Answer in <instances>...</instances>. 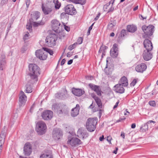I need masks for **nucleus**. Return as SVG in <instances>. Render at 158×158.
Wrapping results in <instances>:
<instances>
[{
  "label": "nucleus",
  "mask_w": 158,
  "mask_h": 158,
  "mask_svg": "<svg viewBox=\"0 0 158 158\" xmlns=\"http://www.w3.org/2000/svg\"><path fill=\"white\" fill-rule=\"evenodd\" d=\"M29 75L31 82L35 83L38 81V77L40 75V68L35 64H30L29 65Z\"/></svg>",
  "instance_id": "obj_1"
},
{
  "label": "nucleus",
  "mask_w": 158,
  "mask_h": 158,
  "mask_svg": "<svg viewBox=\"0 0 158 158\" xmlns=\"http://www.w3.org/2000/svg\"><path fill=\"white\" fill-rule=\"evenodd\" d=\"M98 122L97 118H88L86 123V127L87 130L91 132L94 131L96 129V126Z\"/></svg>",
  "instance_id": "obj_2"
},
{
  "label": "nucleus",
  "mask_w": 158,
  "mask_h": 158,
  "mask_svg": "<svg viewBox=\"0 0 158 158\" xmlns=\"http://www.w3.org/2000/svg\"><path fill=\"white\" fill-rule=\"evenodd\" d=\"M57 39V36L55 34H50L46 38V45L48 47H52L55 45Z\"/></svg>",
  "instance_id": "obj_3"
},
{
  "label": "nucleus",
  "mask_w": 158,
  "mask_h": 158,
  "mask_svg": "<svg viewBox=\"0 0 158 158\" xmlns=\"http://www.w3.org/2000/svg\"><path fill=\"white\" fill-rule=\"evenodd\" d=\"M154 28L155 27L152 25H149L148 26L145 25L143 26L142 29L145 34L143 35V37L145 38L152 36L154 32Z\"/></svg>",
  "instance_id": "obj_4"
},
{
  "label": "nucleus",
  "mask_w": 158,
  "mask_h": 158,
  "mask_svg": "<svg viewBox=\"0 0 158 158\" xmlns=\"http://www.w3.org/2000/svg\"><path fill=\"white\" fill-rule=\"evenodd\" d=\"M46 126L45 123L43 121L38 122L36 126V130L38 135H43L45 132Z\"/></svg>",
  "instance_id": "obj_5"
},
{
  "label": "nucleus",
  "mask_w": 158,
  "mask_h": 158,
  "mask_svg": "<svg viewBox=\"0 0 158 158\" xmlns=\"http://www.w3.org/2000/svg\"><path fill=\"white\" fill-rule=\"evenodd\" d=\"M53 116V112L50 110H45L41 114L42 118L45 120H48L51 119Z\"/></svg>",
  "instance_id": "obj_6"
},
{
  "label": "nucleus",
  "mask_w": 158,
  "mask_h": 158,
  "mask_svg": "<svg viewBox=\"0 0 158 158\" xmlns=\"http://www.w3.org/2000/svg\"><path fill=\"white\" fill-rule=\"evenodd\" d=\"M63 135V133L60 129L55 128L54 129L52 132V136L55 140H59Z\"/></svg>",
  "instance_id": "obj_7"
},
{
  "label": "nucleus",
  "mask_w": 158,
  "mask_h": 158,
  "mask_svg": "<svg viewBox=\"0 0 158 158\" xmlns=\"http://www.w3.org/2000/svg\"><path fill=\"white\" fill-rule=\"evenodd\" d=\"M65 11L69 15H73L75 14L77 11L73 5L69 4L65 7Z\"/></svg>",
  "instance_id": "obj_8"
},
{
  "label": "nucleus",
  "mask_w": 158,
  "mask_h": 158,
  "mask_svg": "<svg viewBox=\"0 0 158 158\" xmlns=\"http://www.w3.org/2000/svg\"><path fill=\"white\" fill-rule=\"evenodd\" d=\"M32 148L31 144L29 143H26L23 148V153L26 156H29L31 153Z\"/></svg>",
  "instance_id": "obj_9"
},
{
  "label": "nucleus",
  "mask_w": 158,
  "mask_h": 158,
  "mask_svg": "<svg viewBox=\"0 0 158 158\" xmlns=\"http://www.w3.org/2000/svg\"><path fill=\"white\" fill-rule=\"evenodd\" d=\"M81 143L80 139L77 138H72L67 141V143L72 147H75L77 145L80 144Z\"/></svg>",
  "instance_id": "obj_10"
},
{
  "label": "nucleus",
  "mask_w": 158,
  "mask_h": 158,
  "mask_svg": "<svg viewBox=\"0 0 158 158\" xmlns=\"http://www.w3.org/2000/svg\"><path fill=\"white\" fill-rule=\"evenodd\" d=\"M27 101V96L24 92L21 91L19 94V106H23Z\"/></svg>",
  "instance_id": "obj_11"
},
{
  "label": "nucleus",
  "mask_w": 158,
  "mask_h": 158,
  "mask_svg": "<svg viewBox=\"0 0 158 158\" xmlns=\"http://www.w3.org/2000/svg\"><path fill=\"white\" fill-rule=\"evenodd\" d=\"M36 57L40 60H44L46 59L47 56L46 53H44L41 50L36 51L35 52Z\"/></svg>",
  "instance_id": "obj_12"
},
{
  "label": "nucleus",
  "mask_w": 158,
  "mask_h": 158,
  "mask_svg": "<svg viewBox=\"0 0 158 158\" xmlns=\"http://www.w3.org/2000/svg\"><path fill=\"white\" fill-rule=\"evenodd\" d=\"M51 23L52 29L56 32H60V31L59 29L60 24L59 21L56 20H52Z\"/></svg>",
  "instance_id": "obj_13"
},
{
  "label": "nucleus",
  "mask_w": 158,
  "mask_h": 158,
  "mask_svg": "<svg viewBox=\"0 0 158 158\" xmlns=\"http://www.w3.org/2000/svg\"><path fill=\"white\" fill-rule=\"evenodd\" d=\"M118 45L114 44L110 51V56L113 58H116L118 56Z\"/></svg>",
  "instance_id": "obj_14"
},
{
  "label": "nucleus",
  "mask_w": 158,
  "mask_h": 158,
  "mask_svg": "<svg viewBox=\"0 0 158 158\" xmlns=\"http://www.w3.org/2000/svg\"><path fill=\"white\" fill-rule=\"evenodd\" d=\"M88 86L92 90L94 91L98 96L101 95V89L99 86L95 85L92 83L89 84Z\"/></svg>",
  "instance_id": "obj_15"
},
{
  "label": "nucleus",
  "mask_w": 158,
  "mask_h": 158,
  "mask_svg": "<svg viewBox=\"0 0 158 158\" xmlns=\"http://www.w3.org/2000/svg\"><path fill=\"white\" fill-rule=\"evenodd\" d=\"M6 66V61L5 54L3 53L1 55L0 58V70H3L5 69Z\"/></svg>",
  "instance_id": "obj_16"
},
{
  "label": "nucleus",
  "mask_w": 158,
  "mask_h": 158,
  "mask_svg": "<svg viewBox=\"0 0 158 158\" xmlns=\"http://www.w3.org/2000/svg\"><path fill=\"white\" fill-rule=\"evenodd\" d=\"M144 47L146 50L152 51L153 47L151 41L148 39H146L143 42Z\"/></svg>",
  "instance_id": "obj_17"
},
{
  "label": "nucleus",
  "mask_w": 158,
  "mask_h": 158,
  "mask_svg": "<svg viewBox=\"0 0 158 158\" xmlns=\"http://www.w3.org/2000/svg\"><path fill=\"white\" fill-rule=\"evenodd\" d=\"M32 24L34 27H37L40 25H43L44 24V23L41 22L37 23L34 22H31L30 23H28L26 25V28L29 30L30 32L32 31Z\"/></svg>",
  "instance_id": "obj_18"
},
{
  "label": "nucleus",
  "mask_w": 158,
  "mask_h": 158,
  "mask_svg": "<svg viewBox=\"0 0 158 158\" xmlns=\"http://www.w3.org/2000/svg\"><path fill=\"white\" fill-rule=\"evenodd\" d=\"M151 51L145 50L143 54L144 60L148 61L152 57V54L151 52Z\"/></svg>",
  "instance_id": "obj_19"
},
{
  "label": "nucleus",
  "mask_w": 158,
  "mask_h": 158,
  "mask_svg": "<svg viewBox=\"0 0 158 158\" xmlns=\"http://www.w3.org/2000/svg\"><path fill=\"white\" fill-rule=\"evenodd\" d=\"M146 64L143 63H141L136 66L135 69L137 72L143 73L146 69Z\"/></svg>",
  "instance_id": "obj_20"
},
{
  "label": "nucleus",
  "mask_w": 158,
  "mask_h": 158,
  "mask_svg": "<svg viewBox=\"0 0 158 158\" xmlns=\"http://www.w3.org/2000/svg\"><path fill=\"white\" fill-rule=\"evenodd\" d=\"M73 94L75 95L80 97L84 94L85 91L80 89L73 88L72 90Z\"/></svg>",
  "instance_id": "obj_21"
},
{
  "label": "nucleus",
  "mask_w": 158,
  "mask_h": 158,
  "mask_svg": "<svg viewBox=\"0 0 158 158\" xmlns=\"http://www.w3.org/2000/svg\"><path fill=\"white\" fill-rule=\"evenodd\" d=\"M123 86H124L120 84L116 85L114 86V91L117 93L122 94L124 93L125 91V89Z\"/></svg>",
  "instance_id": "obj_22"
},
{
  "label": "nucleus",
  "mask_w": 158,
  "mask_h": 158,
  "mask_svg": "<svg viewBox=\"0 0 158 158\" xmlns=\"http://www.w3.org/2000/svg\"><path fill=\"white\" fill-rule=\"evenodd\" d=\"M80 110V106L78 104H77L76 106L72 109L71 111V115L73 117L77 116L79 113Z\"/></svg>",
  "instance_id": "obj_23"
},
{
  "label": "nucleus",
  "mask_w": 158,
  "mask_h": 158,
  "mask_svg": "<svg viewBox=\"0 0 158 158\" xmlns=\"http://www.w3.org/2000/svg\"><path fill=\"white\" fill-rule=\"evenodd\" d=\"M77 136L79 138H82L83 139L87 137L89 135L86 131H83L79 129L77 132Z\"/></svg>",
  "instance_id": "obj_24"
},
{
  "label": "nucleus",
  "mask_w": 158,
  "mask_h": 158,
  "mask_svg": "<svg viewBox=\"0 0 158 158\" xmlns=\"http://www.w3.org/2000/svg\"><path fill=\"white\" fill-rule=\"evenodd\" d=\"M40 13L38 11H35L33 14L31 15V19H30V22H34L37 20L40 17Z\"/></svg>",
  "instance_id": "obj_25"
},
{
  "label": "nucleus",
  "mask_w": 158,
  "mask_h": 158,
  "mask_svg": "<svg viewBox=\"0 0 158 158\" xmlns=\"http://www.w3.org/2000/svg\"><path fill=\"white\" fill-rule=\"evenodd\" d=\"M127 29L128 32L132 33L135 32L137 30L136 26L133 24L127 25Z\"/></svg>",
  "instance_id": "obj_26"
},
{
  "label": "nucleus",
  "mask_w": 158,
  "mask_h": 158,
  "mask_svg": "<svg viewBox=\"0 0 158 158\" xmlns=\"http://www.w3.org/2000/svg\"><path fill=\"white\" fill-rule=\"evenodd\" d=\"M67 95V92L65 91L64 93L61 92L58 93L56 94V98L60 99H64L66 97Z\"/></svg>",
  "instance_id": "obj_27"
},
{
  "label": "nucleus",
  "mask_w": 158,
  "mask_h": 158,
  "mask_svg": "<svg viewBox=\"0 0 158 158\" xmlns=\"http://www.w3.org/2000/svg\"><path fill=\"white\" fill-rule=\"evenodd\" d=\"M119 82L124 86H127L128 85L127 79L125 76H123L121 78Z\"/></svg>",
  "instance_id": "obj_28"
},
{
  "label": "nucleus",
  "mask_w": 158,
  "mask_h": 158,
  "mask_svg": "<svg viewBox=\"0 0 158 158\" xmlns=\"http://www.w3.org/2000/svg\"><path fill=\"white\" fill-rule=\"evenodd\" d=\"M52 7H51L50 8L48 7H44L43 6V5H42V7L43 11L44 14L45 15L48 14L52 11Z\"/></svg>",
  "instance_id": "obj_29"
},
{
  "label": "nucleus",
  "mask_w": 158,
  "mask_h": 158,
  "mask_svg": "<svg viewBox=\"0 0 158 158\" xmlns=\"http://www.w3.org/2000/svg\"><path fill=\"white\" fill-rule=\"evenodd\" d=\"M116 21L115 20H112L109 22L107 26V29L109 30H111L116 25Z\"/></svg>",
  "instance_id": "obj_30"
},
{
  "label": "nucleus",
  "mask_w": 158,
  "mask_h": 158,
  "mask_svg": "<svg viewBox=\"0 0 158 158\" xmlns=\"http://www.w3.org/2000/svg\"><path fill=\"white\" fill-rule=\"evenodd\" d=\"M54 6L56 10H58L61 6V3L58 0H56L53 4H51V7H53Z\"/></svg>",
  "instance_id": "obj_31"
},
{
  "label": "nucleus",
  "mask_w": 158,
  "mask_h": 158,
  "mask_svg": "<svg viewBox=\"0 0 158 158\" xmlns=\"http://www.w3.org/2000/svg\"><path fill=\"white\" fill-rule=\"evenodd\" d=\"M32 85L28 83L26 85L25 92L27 93H31L32 91Z\"/></svg>",
  "instance_id": "obj_32"
},
{
  "label": "nucleus",
  "mask_w": 158,
  "mask_h": 158,
  "mask_svg": "<svg viewBox=\"0 0 158 158\" xmlns=\"http://www.w3.org/2000/svg\"><path fill=\"white\" fill-rule=\"evenodd\" d=\"M148 122L142 126L140 128V131L142 132H144L148 129Z\"/></svg>",
  "instance_id": "obj_33"
},
{
  "label": "nucleus",
  "mask_w": 158,
  "mask_h": 158,
  "mask_svg": "<svg viewBox=\"0 0 158 158\" xmlns=\"http://www.w3.org/2000/svg\"><path fill=\"white\" fill-rule=\"evenodd\" d=\"M128 33V31L124 29H123L121 31L120 34L119 35L118 38L121 37V38L124 37L126 35H127Z\"/></svg>",
  "instance_id": "obj_34"
},
{
  "label": "nucleus",
  "mask_w": 158,
  "mask_h": 158,
  "mask_svg": "<svg viewBox=\"0 0 158 158\" xmlns=\"http://www.w3.org/2000/svg\"><path fill=\"white\" fill-rule=\"evenodd\" d=\"M95 101L99 108H102V103L100 99L99 98H98L95 99Z\"/></svg>",
  "instance_id": "obj_35"
},
{
  "label": "nucleus",
  "mask_w": 158,
  "mask_h": 158,
  "mask_svg": "<svg viewBox=\"0 0 158 158\" xmlns=\"http://www.w3.org/2000/svg\"><path fill=\"white\" fill-rule=\"evenodd\" d=\"M40 158H53V157L51 153L49 154H43L41 155Z\"/></svg>",
  "instance_id": "obj_36"
},
{
  "label": "nucleus",
  "mask_w": 158,
  "mask_h": 158,
  "mask_svg": "<svg viewBox=\"0 0 158 158\" xmlns=\"http://www.w3.org/2000/svg\"><path fill=\"white\" fill-rule=\"evenodd\" d=\"M43 49L44 50V51H46V53H47V52L48 53L50 54V55H52L53 52L52 50L48 48L45 47H43Z\"/></svg>",
  "instance_id": "obj_37"
},
{
  "label": "nucleus",
  "mask_w": 158,
  "mask_h": 158,
  "mask_svg": "<svg viewBox=\"0 0 158 158\" xmlns=\"http://www.w3.org/2000/svg\"><path fill=\"white\" fill-rule=\"evenodd\" d=\"M114 0H111L109 2L107 3L104 6V8H105L106 9H107V7L110 5L111 3L112 5H113V3L114 2Z\"/></svg>",
  "instance_id": "obj_38"
},
{
  "label": "nucleus",
  "mask_w": 158,
  "mask_h": 158,
  "mask_svg": "<svg viewBox=\"0 0 158 158\" xmlns=\"http://www.w3.org/2000/svg\"><path fill=\"white\" fill-rule=\"evenodd\" d=\"M77 44V43H74V44H73L71 45L68 47V49L70 51H71L72 50H73V49H74L76 47V46Z\"/></svg>",
  "instance_id": "obj_39"
},
{
  "label": "nucleus",
  "mask_w": 158,
  "mask_h": 158,
  "mask_svg": "<svg viewBox=\"0 0 158 158\" xmlns=\"http://www.w3.org/2000/svg\"><path fill=\"white\" fill-rule=\"evenodd\" d=\"M107 48L108 47L106 46H101L98 52H100L102 51H105Z\"/></svg>",
  "instance_id": "obj_40"
},
{
  "label": "nucleus",
  "mask_w": 158,
  "mask_h": 158,
  "mask_svg": "<svg viewBox=\"0 0 158 158\" xmlns=\"http://www.w3.org/2000/svg\"><path fill=\"white\" fill-rule=\"evenodd\" d=\"M137 83V80L136 79H134L131 83L130 85L131 86H134Z\"/></svg>",
  "instance_id": "obj_41"
},
{
  "label": "nucleus",
  "mask_w": 158,
  "mask_h": 158,
  "mask_svg": "<svg viewBox=\"0 0 158 158\" xmlns=\"http://www.w3.org/2000/svg\"><path fill=\"white\" fill-rule=\"evenodd\" d=\"M149 104L151 106H156V103L154 101H151L149 102Z\"/></svg>",
  "instance_id": "obj_42"
},
{
  "label": "nucleus",
  "mask_w": 158,
  "mask_h": 158,
  "mask_svg": "<svg viewBox=\"0 0 158 158\" xmlns=\"http://www.w3.org/2000/svg\"><path fill=\"white\" fill-rule=\"evenodd\" d=\"M83 39L81 37H79L77 40V42L78 44H81L82 42Z\"/></svg>",
  "instance_id": "obj_43"
},
{
  "label": "nucleus",
  "mask_w": 158,
  "mask_h": 158,
  "mask_svg": "<svg viewBox=\"0 0 158 158\" xmlns=\"http://www.w3.org/2000/svg\"><path fill=\"white\" fill-rule=\"evenodd\" d=\"M27 50V47L26 46H23L22 48L21 52L22 53H24L25 52V51H26Z\"/></svg>",
  "instance_id": "obj_44"
},
{
  "label": "nucleus",
  "mask_w": 158,
  "mask_h": 158,
  "mask_svg": "<svg viewBox=\"0 0 158 158\" xmlns=\"http://www.w3.org/2000/svg\"><path fill=\"white\" fill-rule=\"evenodd\" d=\"M29 34V33L28 32H27V34H25L23 37V40H26L28 38V35Z\"/></svg>",
  "instance_id": "obj_45"
},
{
  "label": "nucleus",
  "mask_w": 158,
  "mask_h": 158,
  "mask_svg": "<svg viewBox=\"0 0 158 158\" xmlns=\"http://www.w3.org/2000/svg\"><path fill=\"white\" fill-rule=\"evenodd\" d=\"M86 2V0H79V3L81 5H83L85 4Z\"/></svg>",
  "instance_id": "obj_46"
},
{
  "label": "nucleus",
  "mask_w": 158,
  "mask_h": 158,
  "mask_svg": "<svg viewBox=\"0 0 158 158\" xmlns=\"http://www.w3.org/2000/svg\"><path fill=\"white\" fill-rule=\"evenodd\" d=\"M48 3L49 4V5L51 6V4H53L55 2V0H48Z\"/></svg>",
  "instance_id": "obj_47"
},
{
  "label": "nucleus",
  "mask_w": 158,
  "mask_h": 158,
  "mask_svg": "<svg viewBox=\"0 0 158 158\" xmlns=\"http://www.w3.org/2000/svg\"><path fill=\"white\" fill-rule=\"evenodd\" d=\"M64 29L66 31H69L70 30V28L69 27L66 26L65 25H64Z\"/></svg>",
  "instance_id": "obj_48"
},
{
  "label": "nucleus",
  "mask_w": 158,
  "mask_h": 158,
  "mask_svg": "<svg viewBox=\"0 0 158 158\" xmlns=\"http://www.w3.org/2000/svg\"><path fill=\"white\" fill-rule=\"evenodd\" d=\"M86 79L87 80H92L93 79V77L92 76H87L86 77Z\"/></svg>",
  "instance_id": "obj_49"
},
{
  "label": "nucleus",
  "mask_w": 158,
  "mask_h": 158,
  "mask_svg": "<svg viewBox=\"0 0 158 158\" xmlns=\"http://www.w3.org/2000/svg\"><path fill=\"white\" fill-rule=\"evenodd\" d=\"M79 0H70V1L73 3L77 4L79 3Z\"/></svg>",
  "instance_id": "obj_50"
},
{
  "label": "nucleus",
  "mask_w": 158,
  "mask_h": 158,
  "mask_svg": "<svg viewBox=\"0 0 158 158\" xmlns=\"http://www.w3.org/2000/svg\"><path fill=\"white\" fill-rule=\"evenodd\" d=\"M91 96L94 99V100L98 98L94 93H92L91 94Z\"/></svg>",
  "instance_id": "obj_51"
},
{
  "label": "nucleus",
  "mask_w": 158,
  "mask_h": 158,
  "mask_svg": "<svg viewBox=\"0 0 158 158\" xmlns=\"http://www.w3.org/2000/svg\"><path fill=\"white\" fill-rule=\"evenodd\" d=\"M114 8L112 6V5L111 7L109 9L107 12L109 13L110 12H112L114 10Z\"/></svg>",
  "instance_id": "obj_52"
},
{
  "label": "nucleus",
  "mask_w": 158,
  "mask_h": 158,
  "mask_svg": "<svg viewBox=\"0 0 158 158\" xmlns=\"http://www.w3.org/2000/svg\"><path fill=\"white\" fill-rule=\"evenodd\" d=\"M125 118H120L119 119H118L116 121V122L119 123V122H120L121 121L125 120Z\"/></svg>",
  "instance_id": "obj_53"
},
{
  "label": "nucleus",
  "mask_w": 158,
  "mask_h": 158,
  "mask_svg": "<svg viewBox=\"0 0 158 158\" xmlns=\"http://www.w3.org/2000/svg\"><path fill=\"white\" fill-rule=\"evenodd\" d=\"M30 0H26V4L27 7L28 8L30 4Z\"/></svg>",
  "instance_id": "obj_54"
},
{
  "label": "nucleus",
  "mask_w": 158,
  "mask_h": 158,
  "mask_svg": "<svg viewBox=\"0 0 158 158\" xmlns=\"http://www.w3.org/2000/svg\"><path fill=\"white\" fill-rule=\"evenodd\" d=\"M102 52V58H103V57L104 56H105V53H106V51H101L100 53ZM100 53V52H99Z\"/></svg>",
  "instance_id": "obj_55"
},
{
  "label": "nucleus",
  "mask_w": 158,
  "mask_h": 158,
  "mask_svg": "<svg viewBox=\"0 0 158 158\" xmlns=\"http://www.w3.org/2000/svg\"><path fill=\"white\" fill-rule=\"evenodd\" d=\"M66 61V60L65 59H63L61 61V65H63L64 64Z\"/></svg>",
  "instance_id": "obj_56"
},
{
  "label": "nucleus",
  "mask_w": 158,
  "mask_h": 158,
  "mask_svg": "<svg viewBox=\"0 0 158 158\" xmlns=\"http://www.w3.org/2000/svg\"><path fill=\"white\" fill-rule=\"evenodd\" d=\"M8 0H2L1 2V3L4 4L6 3Z\"/></svg>",
  "instance_id": "obj_57"
},
{
  "label": "nucleus",
  "mask_w": 158,
  "mask_h": 158,
  "mask_svg": "<svg viewBox=\"0 0 158 158\" xmlns=\"http://www.w3.org/2000/svg\"><path fill=\"white\" fill-rule=\"evenodd\" d=\"M73 62V60L71 59L68 61L67 64L68 65H70Z\"/></svg>",
  "instance_id": "obj_58"
},
{
  "label": "nucleus",
  "mask_w": 158,
  "mask_h": 158,
  "mask_svg": "<svg viewBox=\"0 0 158 158\" xmlns=\"http://www.w3.org/2000/svg\"><path fill=\"white\" fill-rule=\"evenodd\" d=\"M119 103V101H118V102H117L116 103H115V105L114 106V107H113V109H115L118 106V104Z\"/></svg>",
  "instance_id": "obj_59"
},
{
  "label": "nucleus",
  "mask_w": 158,
  "mask_h": 158,
  "mask_svg": "<svg viewBox=\"0 0 158 158\" xmlns=\"http://www.w3.org/2000/svg\"><path fill=\"white\" fill-rule=\"evenodd\" d=\"M72 55V52H69L67 53V56L68 57H70Z\"/></svg>",
  "instance_id": "obj_60"
},
{
  "label": "nucleus",
  "mask_w": 158,
  "mask_h": 158,
  "mask_svg": "<svg viewBox=\"0 0 158 158\" xmlns=\"http://www.w3.org/2000/svg\"><path fill=\"white\" fill-rule=\"evenodd\" d=\"M100 15V13H99L98 14L95 18V19H94L95 20H97L98 19Z\"/></svg>",
  "instance_id": "obj_61"
},
{
  "label": "nucleus",
  "mask_w": 158,
  "mask_h": 158,
  "mask_svg": "<svg viewBox=\"0 0 158 158\" xmlns=\"http://www.w3.org/2000/svg\"><path fill=\"white\" fill-rule=\"evenodd\" d=\"M111 139L112 138L110 136H108L107 137V140L108 142H110Z\"/></svg>",
  "instance_id": "obj_62"
},
{
  "label": "nucleus",
  "mask_w": 158,
  "mask_h": 158,
  "mask_svg": "<svg viewBox=\"0 0 158 158\" xmlns=\"http://www.w3.org/2000/svg\"><path fill=\"white\" fill-rule=\"evenodd\" d=\"M104 139V137L103 135H102V136L100 137L99 138V139L100 141H102Z\"/></svg>",
  "instance_id": "obj_63"
},
{
  "label": "nucleus",
  "mask_w": 158,
  "mask_h": 158,
  "mask_svg": "<svg viewBox=\"0 0 158 158\" xmlns=\"http://www.w3.org/2000/svg\"><path fill=\"white\" fill-rule=\"evenodd\" d=\"M136 125L135 123H133L131 125V127L132 128L134 129Z\"/></svg>",
  "instance_id": "obj_64"
}]
</instances>
